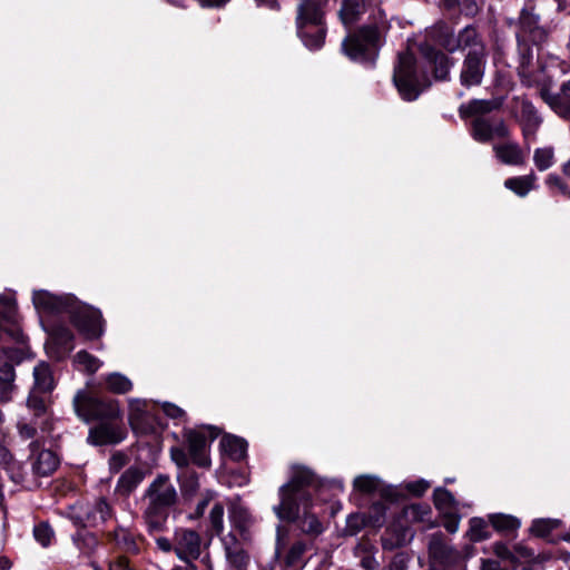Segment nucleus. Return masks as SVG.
I'll return each instance as SVG.
<instances>
[{
  "label": "nucleus",
  "instance_id": "nucleus-49",
  "mask_svg": "<svg viewBox=\"0 0 570 570\" xmlns=\"http://www.w3.org/2000/svg\"><path fill=\"white\" fill-rule=\"evenodd\" d=\"M33 537L43 548L49 547L55 539V531L47 521H41L33 527Z\"/></svg>",
  "mask_w": 570,
  "mask_h": 570
},
{
  "label": "nucleus",
  "instance_id": "nucleus-14",
  "mask_svg": "<svg viewBox=\"0 0 570 570\" xmlns=\"http://www.w3.org/2000/svg\"><path fill=\"white\" fill-rule=\"evenodd\" d=\"M523 39H529L532 45L540 46L548 40V30L540 24V17L532 8H523L518 19V31Z\"/></svg>",
  "mask_w": 570,
  "mask_h": 570
},
{
  "label": "nucleus",
  "instance_id": "nucleus-63",
  "mask_svg": "<svg viewBox=\"0 0 570 570\" xmlns=\"http://www.w3.org/2000/svg\"><path fill=\"white\" fill-rule=\"evenodd\" d=\"M163 411L168 417L171 419H181L186 415L183 409L169 402L163 404Z\"/></svg>",
  "mask_w": 570,
  "mask_h": 570
},
{
  "label": "nucleus",
  "instance_id": "nucleus-22",
  "mask_svg": "<svg viewBox=\"0 0 570 570\" xmlns=\"http://www.w3.org/2000/svg\"><path fill=\"white\" fill-rule=\"evenodd\" d=\"M422 52L433 69L436 80H448L450 78V69L453 66L452 59L441 50L431 46L422 49Z\"/></svg>",
  "mask_w": 570,
  "mask_h": 570
},
{
  "label": "nucleus",
  "instance_id": "nucleus-9",
  "mask_svg": "<svg viewBox=\"0 0 570 570\" xmlns=\"http://www.w3.org/2000/svg\"><path fill=\"white\" fill-rule=\"evenodd\" d=\"M67 314L72 325L87 340H97L104 335L106 322L99 308L82 303L73 297Z\"/></svg>",
  "mask_w": 570,
  "mask_h": 570
},
{
  "label": "nucleus",
  "instance_id": "nucleus-7",
  "mask_svg": "<svg viewBox=\"0 0 570 570\" xmlns=\"http://www.w3.org/2000/svg\"><path fill=\"white\" fill-rule=\"evenodd\" d=\"M77 415L85 422H104L122 416L119 402L108 397H99L88 392L79 391L73 397Z\"/></svg>",
  "mask_w": 570,
  "mask_h": 570
},
{
  "label": "nucleus",
  "instance_id": "nucleus-25",
  "mask_svg": "<svg viewBox=\"0 0 570 570\" xmlns=\"http://www.w3.org/2000/svg\"><path fill=\"white\" fill-rule=\"evenodd\" d=\"M188 454L191 461L202 468H207L210 460L206 454V438L203 433L197 431H189L187 433Z\"/></svg>",
  "mask_w": 570,
  "mask_h": 570
},
{
  "label": "nucleus",
  "instance_id": "nucleus-15",
  "mask_svg": "<svg viewBox=\"0 0 570 570\" xmlns=\"http://www.w3.org/2000/svg\"><path fill=\"white\" fill-rule=\"evenodd\" d=\"M539 95L558 117L570 121V79L562 82L557 92L551 91L548 86H542Z\"/></svg>",
  "mask_w": 570,
  "mask_h": 570
},
{
  "label": "nucleus",
  "instance_id": "nucleus-43",
  "mask_svg": "<svg viewBox=\"0 0 570 570\" xmlns=\"http://www.w3.org/2000/svg\"><path fill=\"white\" fill-rule=\"evenodd\" d=\"M106 387L116 394H125L131 391L132 383L131 381L120 373H111L105 379Z\"/></svg>",
  "mask_w": 570,
  "mask_h": 570
},
{
  "label": "nucleus",
  "instance_id": "nucleus-50",
  "mask_svg": "<svg viewBox=\"0 0 570 570\" xmlns=\"http://www.w3.org/2000/svg\"><path fill=\"white\" fill-rule=\"evenodd\" d=\"M210 530L216 535H222L224 531V505L215 503L209 512Z\"/></svg>",
  "mask_w": 570,
  "mask_h": 570
},
{
  "label": "nucleus",
  "instance_id": "nucleus-26",
  "mask_svg": "<svg viewBox=\"0 0 570 570\" xmlns=\"http://www.w3.org/2000/svg\"><path fill=\"white\" fill-rule=\"evenodd\" d=\"M330 0H301L297 6L296 21L323 22L325 7Z\"/></svg>",
  "mask_w": 570,
  "mask_h": 570
},
{
  "label": "nucleus",
  "instance_id": "nucleus-54",
  "mask_svg": "<svg viewBox=\"0 0 570 570\" xmlns=\"http://www.w3.org/2000/svg\"><path fill=\"white\" fill-rule=\"evenodd\" d=\"M3 468L6 469L10 479L14 483L19 484L24 481L26 472L23 469V464L17 460H14V458H12L10 463H7Z\"/></svg>",
  "mask_w": 570,
  "mask_h": 570
},
{
  "label": "nucleus",
  "instance_id": "nucleus-34",
  "mask_svg": "<svg viewBox=\"0 0 570 570\" xmlns=\"http://www.w3.org/2000/svg\"><path fill=\"white\" fill-rule=\"evenodd\" d=\"M33 385L32 390L51 393L55 389V381L50 365L46 362H40L33 367Z\"/></svg>",
  "mask_w": 570,
  "mask_h": 570
},
{
  "label": "nucleus",
  "instance_id": "nucleus-12",
  "mask_svg": "<svg viewBox=\"0 0 570 570\" xmlns=\"http://www.w3.org/2000/svg\"><path fill=\"white\" fill-rule=\"evenodd\" d=\"M510 135V130L501 117L481 116L472 120L471 136L481 144H487L495 138L504 139Z\"/></svg>",
  "mask_w": 570,
  "mask_h": 570
},
{
  "label": "nucleus",
  "instance_id": "nucleus-46",
  "mask_svg": "<svg viewBox=\"0 0 570 570\" xmlns=\"http://www.w3.org/2000/svg\"><path fill=\"white\" fill-rule=\"evenodd\" d=\"M78 367L89 374L96 373L102 365L101 361L85 350L79 351L73 358Z\"/></svg>",
  "mask_w": 570,
  "mask_h": 570
},
{
  "label": "nucleus",
  "instance_id": "nucleus-60",
  "mask_svg": "<svg viewBox=\"0 0 570 570\" xmlns=\"http://www.w3.org/2000/svg\"><path fill=\"white\" fill-rule=\"evenodd\" d=\"M170 455L173 461L179 466V468H186L189 463L188 453L184 449L180 448H171Z\"/></svg>",
  "mask_w": 570,
  "mask_h": 570
},
{
  "label": "nucleus",
  "instance_id": "nucleus-59",
  "mask_svg": "<svg viewBox=\"0 0 570 570\" xmlns=\"http://www.w3.org/2000/svg\"><path fill=\"white\" fill-rule=\"evenodd\" d=\"M407 513L416 521H425L426 517L431 514V509L425 504H412L409 507Z\"/></svg>",
  "mask_w": 570,
  "mask_h": 570
},
{
  "label": "nucleus",
  "instance_id": "nucleus-35",
  "mask_svg": "<svg viewBox=\"0 0 570 570\" xmlns=\"http://www.w3.org/2000/svg\"><path fill=\"white\" fill-rule=\"evenodd\" d=\"M145 474L138 468L127 469L118 479L116 492L128 497L144 480Z\"/></svg>",
  "mask_w": 570,
  "mask_h": 570
},
{
  "label": "nucleus",
  "instance_id": "nucleus-11",
  "mask_svg": "<svg viewBox=\"0 0 570 570\" xmlns=\"http://www.w3.org/2000/svg\"><path fill=\"white\" fill-rule=\"evenodd\" d=\"M127 436V429L124 424L122 416L112 420L98 422L89 429L88 443L101 445H115L122 442Z\"/></svg>",
  "mask_w": 570,
  "mask_h": 570
},
{
  "label": "nucleus",
  "instance_id": "nucleus-33",
  "mask_svg": "<svg viewBox=\"0 0 570 570\" xmlns=\"http://www.w3.org/2000/svg\"><path fill=\"white\" fill-rule=\"evenodd\" d=\"M521 117L523 120V136L528 139L530 136H534L538 127L541 124V118L533 106V104L528 99L521 100Z\"/></svg>",
  "mask_w": 570,
  "mask_h": 570
},
{
  "label": "nucleus",
  "instance_id": "nucleus-16",
  "mask_svg": "<svg viewBox=\"0 0 570 570\" xmlns=\"http://www.w3.org/2000/svg\"><path fill=\"white\" fill-rule=\"evenodd\" d=\"M128 420L136 433L149 434L155 429V416L150 404L146 400L132 399L129 401Z\"/></svg>",
  "mask_w": 570,
  "mask_h": 570
},
{
  "label": "nucleus",
  "instance_id": "nucleus-51",
  "mask_svg": "<svg viewBox=\"0 0 570 570\" xmlns=\"http://www.w3.org/2000/svg\"><path fill=\"white\" fill-rule=\"evenodd\" d=\"M433 502L436 509L448 510L455 505L453 494L445 488H436L433 492Z\"/></svg>",
  "mask_w": 570,
  "mask_h": 570
},
{
  "label": "nucleus",
  "instance_id": "nucleus-29",
  "mask_svg": "<svg viewBox=\"0 0 570 570\" xmlns=\"http://www.w3.org/2000/svg\"><path fill=\"white\" fill-rule=\"evenodd\" d=\"M16 371L8 362L0 363V402L9 403L17 390Z\"/></svg>",
  "mask_w": 570,
  "mask_h": 570
},
{
  "label": "nucleus",
  "instance_id": "nucleus-1",
  "mask_svg": "<svg viewBox=\"0 0 570 570\" xmlns=\"http://www.w3.org/2000/svg\"><path fill=\"white\" fill-rule=\"evenodd\" d=\"M320 487L314 471L305 465H292L288 481L278 489L279 503L273 507L281 521L294 523L296 530L312 541L326 530V524L312 511Z\"/></svg>",
  "mask_w": 570,
  "mask_h": 570
},
{
  "label": "nucleus",
  "instance_id": "nucleus-2",
  "mask_svg": "<svg viewBox=\"0 0 570 570\" xmlns=\"http://www.w3.org/2000/svg\"><path fill=\"white\" fill-rule=\"evenodd\" d=\"M432 36L434 41L450 53L464 52L460 68L459 81L466 89L482 85L487 65L488 49L485 41L473 24H468L458 33L444 22L434 26Z\"/></svg>",
  "mask_w": 570,
  "mask_h": 570
},
{
  "label": "nucleus",
  "instance_id": "nucleus-57",
  "mask_svg": "<svg viewBox=\"0 0 570 570\" xmlns=\"http://www.w3.org/2000/svg\"><path fill=\"white\" fill-rule=\"evenodd\" d=\"M360 549H362L364 552L360 560L361 567L364 570H377L380 564L374 557V553L371 551V548H367L366 546H360Z\"/></svg>",
  "mask_w": 570,
  "mask_h": 570
},
{
  "label": "nucleus",
  "instance_id": "nucleus-36",
  "mask_svg": "<svg viewBox=\"0 0 570 570\" xmlns=\"http://www.w3.org/2000/svg\"><path fill=\"white\" fill-rule=\"evenodd\" d=\"M48 394L45 392L30 390L27 399V407L32 412V417L48 422Z\"/></svg>",
  "mask_w": 570,
  "mask_h": 570
},
{
  "label": "nucleus",
  "instance_id": "nucleus-31",
  "mask_svg": "<svg viewBox=\"0 0 570 570\" xmlns=\"http://www.w3.org/2000/svg\"><path fill=\"white\" fill-rule=\"evenodd\" d=\"M354 488L364 493V494H373L379 492L382 498L392 500V490L385 489L381 482V480L376 476L372 475H360L355 478Z\"/></svg>",
  "mask_w": 570,
  "mask_h": 570
},
{
  "label": "nucleus",
  "instance_id": "nucleus-44",
  "mask_svg": "<svg viewBox=\"0 0 570 570\" xmlns=\"http://www.w3.org/2000/svg\"><path fill=\"white\" fill-rule=\"evenodd\" d=\"M366 527H371V524L370 519L365 513H351L346 518L344 534L348 537L356 535Z\"/></svg>",
  "mask_w": 570,
  "mask_h": 570
},
{
  "label": "nucleus",
  "instance_id": "nucleus-6",
  "mask_svg": "<svg viewBox=\"0 0 570 570\" xmlns=\"http://www.w3.org/2000/svg\"><path fill=\"white\" fill-rule=\"evenodd\" d=\"M66 515L76 527L97 528L111 520L115 517V510L105 497H97L92 501H78L69 505Z\"/></svg>",
  "mask_w": 570,
  "mask_h": 570
},
{
  "label": "nucleus",
  "instance_id": "nucleus-38",
  "mask_svg": "<svg viewBox=\"0 0 570 570\" xmlns=\"http://www.w3.org/2000/svg\"><path fill=\"white\" fill-rule=\"evenodd\" d=\"M220 448L234 461H240L246 456L247 443L242 438L226 435L220 440Z\"/></svg>",
  "mask_w": 570,
  "mask_h": 570
},
{
  "label": "nucleus",
  "instance_id": "nucleus-56",
  "mask_svg": "<svg viewBox=\"0 0 570 570\" xmlns=\"http://www.w3.org/2000/svg\"><path fill=\"white\" fill-rule=\"evenodd\" d=\"M489 538L487 524L482 519L471 520V539L473 541H483Z\"/></svg>",
  "mask_w": 570,
  "mask_h": 570
},
{
  "label": "nucleus",
  "instance_id": "nucleus-21",
  "mask_svg": "<svg viewBox=\"0 0 570 570\" xmlns=\"http://www.w3.org/2000/svg\"><path fill=\"white\" fill-rule=\"evenodd\" d=\"M502 100L499 98L494 99H472L469 102L462 104L459 107V115L462 119L470 117L490 116L494 110L500 109Z\"/></svg>",
  "mask_w": 570,
  "mask_h": 570
},
{
  "label": "nucleus",
  "instance_id": "nucleus-64",
  "mask_svg": "<svg viewBox=\"0 0 570 570\" xmlns=\"http://www.w3.org/2000/svg\"><path fill=\"white\" fill-rule=\"evenodd\" d=\"M109 570H134V569L129 566V560L126 557L119 556L115 560H111L109 562Z\"/></svg>",
  "mask_w": 570,
  "mask_h": 570
},
{
  "label": "nucleus",
  "instance_id": "nucleus-23",
  "mask_svg": "<svg viewBox=\"0 0 570 570\" xmlns=\"http://www.w3.org/2000/svg\"><path fill=\"white\" fill-rule=\"evenodd\" d=\"M517 37V43H518V76L520 77V80L522 85L527 87H532L534 85V81L532 80L529 71V67L532 63L533 60V50L530 43L523 39V37L520 33L515 35Z\"/></svg>",
  "mask_w": 570,
  "mask_h": 570
},
{
  "label": "nucleus",
  "instance_id": "nucleus-47",
  "mask_svg": "<svg viewBox=\"0 0 570 570\" xmlns=\"http://www.w3.org/2000/svg\"><path fill=\"white\" fill-rule=\"evenodd\" d=\"M533 161L540 171H544L554 164V150L552 147L537 148L533 154Z\"/></svg>",
  "mask_w": 570,
  "mask_h": 570
},
{
  "label": "nucleus",
  "instance_id": "nucleus-37",
  "mask_svg": "<svg viewBox=\"0 0 570 570\" xmlns=\"http://www.w3.org/2000/svg\"><path fill=\"white\" fill-rule=\"evenodd\" d=\"M46 424H47V422L41 421L39 419H36V417L28 419V417L22 416L18 420L16 426H17L18 435L22 441L31 440V442H32V441L39 440L38 439V429H41L42 431H45Z\"/></svg>",
  "mask_w": 570,
  "mask_h": 570
},
{
  "label": "nucleus",
  "instance_id": "nucleus-30",
  "mask_svg": "<svg viewBox=\"0 0 570 570\" xmlns=\"http://www.w3.org/2000/svg\"><path fill=\"white\" fill-rule=\"evenodd\" d=\"M364 12V0H341L338 17L346 28L357 22Z\"/></svg>",
  "mask_w": 570,
  "mask_h": 570
},
{
  "label": "nucleus",
  "instance_id": "nucleus-53",
  "mask_svg": "<svg viewBox=\"0 0 570 570\" xmlns=\"http://www.w3.org/2000/svg\"><path fill=\"white\" fill-rule=\"evenodd\" d=\"M52 336H53V340L56 341V343L61 345L62 347H65L67 350L73 348L72 342H73L75 335L71 332V330L68 328L67 326L61 325V326L55 327L53 332H52Z\"/></svg>",
  "mask_w": 570,
  "mask_h": 570
},
{
  "label": "nucleus",
  "instance_id": "nucleus-5",
  "mask_svg": "<svg viewBox=\"0 0 570 570\" xmlns=\"http://www.w3.org/2000/svg\"><path fill=\"white\" fill-rule=\"evenodd\" d=\"M393 82L401 97L407 101L417 99L431 85L426 73L419 69L415 57L409 51L399 55Z\"/></svg>",
  "mask_w": 570,
  "mask_h": 570
},
{
  "label": "nucleus",
  "instance_id": "nucleus-58",
  "mask_svg": "<svg viewBox=\"0 0 570 570\" xmlns=\"http://www.w3.org/2000/svg\"><path fill=\"white\" fill-rule=\"evenodd\" d=\"M180 489L184 494H193L198 489V479L195 472L185 474L180 483Z\"/></svg>",
  "mask_w": 570,
  "mask_h": 570
},
{
  "label": "nucleus",
  "instance_id": "nucleus-45",
  "mask_svg": "<svg viewBox=\"0 0 570 570\" xmlns=\"http://www.w3.org/2000/svg\"><path fill=\"white\" fill-rule=\"evenodd\" d=\"M489 519H490V523L497 531L512 532V531H515L517 529H519V527H520V521L515 517H512V515L498 513V514H491L489 517Z\"/></svg>",
  "mask_w": 570,
  "mask_h": 570
},
{
  "label": "nucleus",
  "instance_id": "nucleus-19",
  "mask_svg": "<svg viewBox=\"0 0 570 570\" xmlns=\"http://www.w3.org/2000/svg\"><path fill=\"white\" fill-rule=\"evenodd\" d=\"M73 295H55L47 291L39 289L32 294V302L37 309L50 313H67L72 304Z\"/></svg>",
  "mask_w": 570,
  "mask_h": 570
},
{
  "label": "nucleus",
  "instance_id": "nucleus-20",
  "mask_svg": "<svg viewBox=\"0 0 570 570\" xmlns=\"http://www.w3.org/2000/svg\"><path fill=\"white\" fill-rule=\"evenodd\" d=\"M297 35L304 46L311 50L323 47L326 37V28L323 22L296 21Z\"/></svg>",
  "mask_w": 570,
  "mask_h": 570
},
{
  "label": "nucleus",
  "instance_id": "nucleus-10",
  "mask_svg": "<svg viewBox=\"0 0 570 570\" xmlns=\"http://www.w3.org/2000/svg\"><path fill=\"white\" fill-rule=\"evenodd\" d=\"M430 566H435L441 570H451L453 568H465L461 554L451 547L443 533H433L428 544Z\"/></svg>",
  "mask_w": 570,
  "mask_h": 570
},
{
  "label": "nucleus",
  "instance_id": "nucleus-41",
  "mask_svg": "<svg viewBox=\"0 0 570 570\" xmlns=\"http://www.w3.org/2000/svg\"><path fill=\"white\" fill-rule=\"evenodd\" d=\"M559 519H535L532 521L530 532L538 538H548L556 529L561 527Z\"/></svg>",
  "mask_w": 570,
  "mask_h": 570
},
{
  "label": "nucleus",
  "instance_id": "nucleus-27",
  "mask_svg": "<svg viewBox=\"0 0 570 570\" xmlns=\"http://www.w3.org/2000/svg\"><path fill=\"white\" fill-rule=\"evenodd\" d=\"M228 519L236 535L238 534L243 541L250 539L249 528L252 525V519L246 509L240 505L233 504L228 510Z\"/></svg>",
  "mask_w": 570,
  "mask_h": 570
},
{
  "label": "nucleus",
  "instance_id": "nucleus-4",
  "mask_svg": "<svg viewBox=\"0 0 570 570\" xmlns=\"http://www.w3.org/2000/svg\"><path fill=\"white\" fill-rule=\"evenodd\" d=\"M384 24L367 23L351 32L342 42L345 55L357 62L373 65L383 43Z\"/></svg>",
  "mask_w": 570,
  "mask_h": 570
},
{
  "label": "nucleus",
  "instance_id": "nucleus-42",
  "mask_svg": "<svg viewBox=\"0 0 570 570\" xmlns=\"http://www.w3.org/2000/svg\"><path fill=\"white\" fill-rule=\"evenodd\" d=\"M314 549V541L309 539L296 540L288 549L285 560L286 563L292 566L297 563L302 557L309 550Z\"/></svg>",
  "mask_w": 570,
  "mask_h": 570
},
{
  "label": "nucleus",
  "instance_id": "nucleus-48",
  "mask_svg": "<svg viewBox=\"0 0 570 570\" xmlns=\"http://www.w3.org/2000/svg\"><path fill=\"white\" fill-rule=\"evenodd\" d=\"M18 347H7L2 350L0 355V363L8 362L14 366V364H19L27 356V347H26V337L23 338V343H19Z\"/></svg>",
  "mask_w": 570,
  "mask_h": 570
},
{
  "label": "nucleus",
  "instance_id": "nucleus-39",
  "mask_svg": "<svg viewBox=\"0 0 570 570\" xmlns=\"http://www.w3.org/2000/svg\"><path fill=\"white\" fill-rule=\"evenodd\" d=\"M537 176L533 171L529 175L511 177L504 180V187L520 197H524L535 188Z\"/></svg>",
  "mask_w": 570,
  "mask_h": 570
},
{
  "label": "nucleus",
  "instance_id": "nucleus-17",
  "mask_svg": "<svg viewBox=\"0 0 570 570\" xmlns=\"http://www.w3.org/2000/svg\"><path fill=\"white\" fill-rule=\"evenodd\" d=\"M242 539H237L234 532L222 537V543L225 551L227 563L235 570H247L250 562V556L244 547Z\"/></svg>",
  "mask_w": 570,
  "mask_h": 570
},
{
  "label": "nucleus",
  "instance_id": "nucleus-62",
  "mask_svg": "<svg viewBox=\"0 0 570 570\" xmlns=\"http://www.w3.org/2000/svg\"><path fill=\"white\" fill-rule=\"evenodd\" d=\"M384 570H407V558L403 553L395 554Z\"/></svg>",
  "mask_w": 570,
  "mask_h": 570
},
{
  "label": "nucleus",
  "instance_id": "nucleus-40",
  "mask_svg": "<svg viewBox=\"0 0 570 570\" xmlns=\"http://www.w3.org/2000/svg\"><path fill=\"white\" fill-rule=\"evenodd\" d=\"M71 540L76 548L87 556L91 554L99 546L98 537L82 528L72 534Z\"/></svg>",
  "mask_w": 570,
  "mask_h": 570
},
{
  "label": "nucleus",
  "instance_id": "nucleus-3",
  "mask_svg": "<svg viewBox=\"0 0 570 570\" xmlns=\"http://www.w3.org/2000/svg\"><path fill=\"white\" fill-rule=\"evenodd\" d=\"M147 500L142 513L147 530L150 534L166 530L169 511L178 502V492L168 475L159 474L146 489Z\"/></svg>",
  "mask_w": 570,
  "mask_h": 570
},
{
  "label": "nucleus",
  "instance_id": "nucleus-55",
  "mask_svg": "<svg viewBox=\"0 0 570 570\" xmlns=\"http://www.w3.org/2000/svg\"><path fill=\"white\" fill-rule=\"evenodd\" d=\"M546 184L550 189H557L562 196L570 199V186L558 175L550 174Z\"/></svg>",
  "mask_w": 570,
  "mask_h": 570
},
{
  "label": "nucleus",
  "instance_id": "nucleus-13",
  "mask_svg": "<svg viewBox=\"0 0 570 570\" xmlns=\"http://www.w3.org/2000/svg\"><path fill=\"white\" fill-rule=\"evenodd\" d=\"M40 446L39 440L30 442L29 460L33 474L43 478L51 475L58 469L60 459L53 451L40 449Z\"/></svg>",
  "mask_w": 570,
  "mask_h": 570
},
{
  "label": "nucleus",
  "instance_id": "nucleus-24",
  "mask_svg": "<svg viewBox=\"0 0 570 570\" xmlns=\"http://www.w3.org/2000/svg\"><path fill=\"white\" fill-rule=\"evenodd\" d=\"M495 157L504 165L522 166L527 160V153L515 141H505L493 146Z\"/></svg>",
  "mask_w": 570,
  "mask_h": 570
},
{
  "label": "nucleus",
  "instance_id": "nucleus-8",
  "mask_svg": "<svg viewBox=\"0 0 570 570\" xmlns=\"http://www.w3.org/2000/svg\"><path fill=\"white\" fill-rule=\"evenodd\" d=\"M208 546L195 530L180 528L175 531L176 557L184 562L183 566L195 564L196 560H200L207 570H213Z\"/></svg>",
  "mask_w": 570,
  "mask_h": 570
},
{
  "label": "nucleus",
  "instance_id": "nucleus-28",
  "mask_svg": "<svg viewBox=\"0 0 570 570\" xmlns=\"http://www.w3.org/2000/svg\"><path fill=\"white\" fill-rule=\"evenodd\" d=\"M407 542V528L399 523L390 524L381 537L382 548L387 551L405 546Z\"/></svg>",
  "mask_w": 570,
  "mask_h": 570
},
{
  "label": "nucleus",
  "instance_id": "nucleus-18",
  "mask_svg": "<svg viewBox=\"0 0 570 570\" xmlns=\"http://www.w3.org/2000/svg\"><path fill=\"white\" fill-rule=\"evenodd\" d=\"M0 322L8 326L6 333L16 343H23L24 335L19 324L17 303L7 295H0Z\"/></svg>",
  "mask_w": 570,
  "mask_h": 570
},
{
  "label": "nucleus",
  "instance_id": "nucleus-61",
  "mask_svg": "<svg viewBox=\"0 0 570 570\" xmlns=\"http://www.w3.org/2000/svg\"><path fill=\"white\" fill-rule=\"evenodd\" d=\"M456 7L466 17H474L479 12V6L475 0H460Z\"/></svg>",
  "mask_w": 570,
  "mask_h": 570
},
{
  "label": "nucleus",
  "instance_id": "nucleus-52",
  "mask_svg": "<svg viewBox=\"0 0 570 570\" xmlns=\"http://www.w3.org/2000/svg\"><path fill=\"white\" fill-rule=\"evenodd\" d=\"M386 504L382 501L373 502L368 513L370 524L373 528H380L385 521Z\"/></svg>",
  "mask_w": 570,
  "mask_h": 570
},
{
  "label": "nucleus",
  "instance_id": "nucleus-32",
  "mask_svg": "<svg viewBox=\"0 0 570 570\" xmlns=\"http://www.w3.org/2000/svg\"><path fill=\"white\" fill-rule=\"evenodd\" d=\"M108 538L121 551L127 553H137L139 548L136 542L135 534L122 525H118L114 531L108 533Z\"/></svg>",
  "mask_w": 570,
  "mask_h": 570
}]
</instances>
